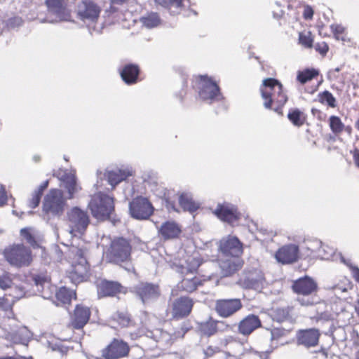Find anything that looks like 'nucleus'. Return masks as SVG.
Wrapping results in <instances>:
<instances>
[{"label": "nucleus", "instance_id": "nucleus-25", "mask_svg": "<svg viewBox=\"0 0 359 359\" xmlns=\"http://www.w3.org/2000/svg\"><path fill=\"white\" fill-rule=\"evenodd\" d=\"M214 212L221 220L229 223H233L238 219L237 210L233 205H219Z\"/></svg>", "mask_w": 359, "mask_h": 359}, {"label": "nucleus", "instance_id": "nucleus-64", "mask_svg": "<svg viewBox=\"0 0 359 359\" xmlns=\"http://www.w3.org/2000/svg\"><path fill=\"white\" fill-rule=\"evenodd\" d=\"M206 266H208V269H216L217 266V263L215 262H208L206 264Z\"/></svg>", "mask_w": 359, "mask_h": 359}, {"label": "nucleus", "instance_id": "nucleus-13", "mask_svg": "<svg viewBox=\"0 0 359 359\" xmlns=\"http://www.w3.org/2000/svg\"><path fill=\"white\" fill-rule=\"evenodd\" d=\"M128 345L122 340L114 339L105 348L102 350L104 359H118L128 356Z\"/></svg>", "mask_w": 359, "mask_h": 359}, {"label": "nucleus", "instance_id": "nucleus-24", "mask_svg": "<svg viewBox=\"0 0 359 359\" xmlns=\"http://www.w3.org/2000/svg\"><path fill=\"white\" fill-rule=\"evenodd\" d=\"M262 323L255 315H248L240 321L238 326V332L244 336L250 334L255 330L261 327Z\"/></svg>", "mask_w": 359, "mask_h": 359}, {"label": "nucleus", "instance_id": "nucleus-49", "mask_svg": "<svg viewBox=\"0 0 359 359\" xmlns=\"http://www.w3.org/2000/svg\"><path fill=\"white\" fill-rule=\"evenodd\" d=\"M40 191H34L32 195V198L28 201V206L31 208L37 207L40 203L41 198Z\"/></svg>", "mask_w": 359, "mask_h": 359}, {"label": "nucleus", "instance_id": "nucleus-33", "mask_svg": "<svg viewBox=\"0 0 359 359\" xmlns=\"http://www.w3.org/2000/svg\"><path fill=\"white\" fill-rule=\"evenodd\" d=\"M6 337L14 343L27 344L29 339L31 338V333L27 327H22L15 332H8Z\"/></svg>", "mask_w": 359, "mask_h": 359}, {"label": "nucleus", "instance_id": "nucleus-48", "mask_svg": "<svg viewBox=\"0 0 359 359\" xmlns=\"http://www.w3.org/2000/svg\"><path fill=\"white\" fill-rule=\"evenodd\" d=\"M114 319L118 322V323L123 326L126 327L130 324V318L126 313H116L113 316Z\"/></svg>", "mask_w": 359, "mask_h": 359}, {"label": "nucleus", "instance_id": "nucleus-41", "mask_svg": "<svg viewBox=\"0 0 359 359\" xmlns=\"http://www.w3.org/2000/svg\"><path fill=\"white\" fill-rule=\"evenodd\" d=\"M330 127L334 133L338 134L342 132L344 125L339 117L332 116L330 117Z\"/></svg>", "mask_w": 359, "mask_h": 359}, {"label": "nucleus", "instance_id": "nucleus-54", "mask_svg": "<svg viewBox=\"0 0 359 359\" xmlns=\"http://www.w3.org/2000/svg\"><path fill=\"white\" fill-rule=\"evenodd\" d=\"M316 51L322 55H325L328 51V46L325 42L318 43L314 46Z\"/></svg>", "mask_w": 359, "mask_h": 359}, {"label": "nucleus", "instance_id": "nucleus-45", "mask_svg": "<svg viewBox=\"0 0 359 359\" xmlns=\"http://www.w3.org/2000/svg\"><path fill=\"white\" fill-rule=\"evenodd\" d=\"M299 43L305 48H311L313 39L310 32H301L299 36Z\"/></svg>", "mask_w": 359, "mask_h": 359}, {"label": "nucleus", "instance_id": "nucleus-61", "mask_svg": "<svg viewBox=\"0 0 359 359\" xmlns=\"http://www.w3.org/2000/svg\"><path fill=\"white\" fill-rule=\"evenodd\" d=\"M48 184V181L44 182L39 187V188L36 190H35V191H40L41 195H42L43 190L47 188Z\"/></svg>", "mask_w": 359, "mask_h": 359}, {"label": "nucleus", "instance_id": "nucleus-57", "mask_svg": "<svg viewBox=\"0 0 359 359\" xmlns=\"http://www.w3.org/2000/svg\"><path fill=\"white\" fill-rule=\"evenodd\" d=\"M7 202V196L4 187L0 184V206L4 205Z\"/></svg>", "mask_w": 359, "mask_h": 359}, {"label": "nucleus", "instance_id": "nucleus-52", "mask_svg": "<svg viewBox=\"0 0 359 359\" xmlns=\"http://www.w3.org/2000/svg\"><path fill=\"white\" fill-rule=\"evenodd\" d=\"M22 20L20 17L10 18L7 22V26L11 28H15L22 25Z\"/></svg>", "mask_w": 359, "mask_h": 359}, {"label": "nucleus", "instance_id": "nucleus-35", "mask_svg": "<svg viewBox=\"0 0 359 359\" xmlns=\"http://www.w3.org/2000/svg\"><path fill=\"white\" fill-rule=\"evenodd\" d=\"M201 265V261L198 257L191 256L186 260L184 264L180 266V272L182 274L192 273L196 271Z\"/></svg>", "mask_w": 359, "mask_h": 359}, {"label": "nucleus", "instance_id": "nucleus-11", "mask_svg": "<svg viewBox=\"0 0 359 359\" xmlns=\"http://www.w3.org/2000/svg\"><path fill=\"white\" fill-rule=\"evenodd\" d=\"M54 175L62 182L69 199L72 198L81 189V186L77 182L74 172L60 169Z\"/></svg>", "mask_w": 359, "mask_h": 359}, {"label": "nucleus", "instance_id": "nucleus-19", "mask_svg": "<svg viewBox=\"0 0 359 359\" xmlns=\"http://www.w3.org/2000/svg\"><path fill=\"white\" fill-rule=\"evenodd\" d=\"M135 290L143 304L155 300L160 295L158 287L149 283H140L135 286Z\"/></svg>", "mask_w": 359, "mask_h": 359}, {"label": "nucleus", "instance_id": "nucleus-14", "mask_svg": "<svg viewBox=\"0 0 359 359\" xmlns=\"http://www.w3.org/2000/svg\"><path fill=\"white\" fill-rule=\"evenodd\" d=\"M219 250L221 252L228 257H238L242 252V244L235 236H229L223 238L219 242Z\"/></svg>", "mask_w": 359, "mask_h": 359}, {"label": "nucleus", "instance_id": "nucleus-5", "mask_svg": "<svg viewBox=\"0 0 359 359\" xmlns=\"http://www.w3.org/2000/svg\"><path fill=\"white\" fill-rule=\"evenodd\" d=\"M6 260L12 266L21 267L28 266L32 262L31 251L22 245H13L4 250Z\"/></svg>", "mask_w": 359, "mask_h": 359}, {"label": "nucleus", "instance_id": "nucleus-12", "mask_svg": "<svg viewBox=\"0 0 359 359\" xmlns=\"http://www.w3.org/2000/svg\"><path fill=\"white\" fill-rule=\"evenodd\" d=\"M243 305L240 299H222L215 302V311L222 318H229L238 311Z\"/></svg>", "mask_w": 359, "mask_h": 359}, {"label": "nucleus", "instance_id": "nucleus-40", "mask_svg": "<svg viewBox=\"0 0 359 359\" xmlns=\"http://www.w3.org/2000/svg\"><path fill=\"white\" fill-rule=\"evenodd\" d=\"M141 21L147 28H153L159 24L160 19L156 13H152L147 16L142 17Z\"/></svg>", "mask_w": 359, "mask_h": 359}, {"label": "nucleus", "instance_id": "nucleus-17", "mask_svg": "<svg viewBox=\"0 0 359 359\" xmlns=\"http://www.w3.org/2000/svg\"><path fill=\"white\" fill-rule=\"evenodd\" d=\"M278 81L274 79H266L263 81V85L261 87L262 97L264 100V106L266 109H270L272 104H276L277 93H275V85Z\"/></svg>", "mask_w": 359, "mask_h": 359}, {"label": "nucleus", "instance_id": "nucleus-7", "mask_svg": "<svg viewBox=\"0 0 359 359\" xmlns=\"http://www.w3.org/2000/svg\"><path fill=\"white\" fill-rule=\"evenodd\" d=\"M69 233L76 236L82 234L89 224V218L86 212L75 207L67 212Z\"/></svg>", "mask_w": 359, "mask_h": 359}, {"label": "nucleus", "instance_id": "nucleus-16", "mask_svg": "<svg viewBox=\"0 0 359 359\" xmlns=\"http://www.w3.org/2000/svg\"><path fill=\"white\" fill-rule=\"evenodd\" d=\"M156 2L160 4L163 6L168 8L173 15L179 14L184 12V15L187 17L191 16V14L196 15L197 13L189 9L186 11L187 7H189L190 3L189 0H155Z\"/></svg>", "mask_w": 359, "mask_h": 359}, {"label": "nucleus", "instance_id": "nucleus-51", "mask_svg": "<svg viewBox=\"0 0 359 359\" xmlns=\"http://www.w3.org/2000/svg\"><path fill=\"white\" fill-rule=\"evenodd\" d=\"M14 301H9L7 298L0 297V309L4 311H10L12 309Z\"/></svg>", "mask_w": 359, "mask_h": 359}, {"label": "nucleus", "instance_id": "nucleus-47", "mask_svg": "<svg viewBox=\"0 0 359 359\" xmlns=\"http://www.w3.org/2000/svg\"><path fill=\"white\" fill-rule=\"evenodd\" d=\"M320 100L322 103H327L331 107L336 106V99L329 91H324L320 95Z\"/></svg>", "mask_w": 359, "mask_h": 359}, {"label": "nucleus", "instance_id": "nucleus-56", "mask_svg": "<svg viewBox=\"0 0 359 359\" xmlns=\"http://www.w3.org/2000/svg\"><path fill=\"white\" fill-rule=\"evenodd\" d=\"M285 331L280 328H273L271 331V335L272 339H276L282 337L284 334Z\"/></svg>", "mask_w": 359, "mask_h": 359}, {"label": "nucleus", "instance_id": "nucleus-2", "mask_svg": "<svg viewBox=\"0 0 359 359\" xmlns=\"http://www.w3.org/2000/svg\"><path fill=\"white\" fill-rule=\"evenodd\" d=\"M86 249L83 245H72L67 253L72 264L69 278L74 283L82 282L88 273V266L85 257Z\"/></svg>", "mask_w": 359, "mask_h": 359}, {"label": "nucleus", "instance_id": "nucleus-26", "mask_svg": "<svg viewBox=\"0 0 359 359\" xmlns=\"http://www.w3.org/2000/svg\"><path fill=\"white\" fill-rule=\"evenodd\" d=\"M90 311L88 307L77 306L72 318V325L74 328H82L88 321Z\"/></svg>", "mask_w": 359, "mask_h": 359}, {"label": "nucleus", "instance_id": "nucleus-62", "mask_svg": "<svg viewBox=\"0 0 359 359\" xmlns=\"http://www.w3.org/2000/svg\"><path fill=\"white\" fill-rule=\"evenodd\" d=\"M353 159L355 165L359 168V150L355 149L354 151Z\"/></svg>", "mask_w": 359, "mask_h": 359}, {"label": "nucleus", "instance_id": "nucleus-28", "mask_svg": "<svg viewBox=\"0 0 359 359\" xmlns=\"http://www.w3.org/2000/svg\"><path fill=\"white\" fill-rule=\"evenodd\" d=\"M263 280V274L260 272L255 271L241 277L238 283L244 288L258 289Z\"/></svg>", "mask_w": 359, "mask_h": 359}, {"label": "nucleus", "instance_id": "nucleus-18", "mask_svg": "<svg viewBox=\"0 0 359 359\" xmlns=\"http://www.w3.org/2000/svg\"><path fill=\"white\" fill-rule=\"evenodd\" d=\"M275 257L284 264L295 262L299 258V248L294 244L284 245L276 252Z\"/></svg>", "mask_w": 359, "mask_h": 359}, {"label": "nucleus", "instance_id": "nucleus-37", "mask_svg": "<svg viewBox=\"0 0 359 359\" xmlns=\"http://www.w3.org/2000/svg\"><path fill=\"white\" fill-rule=\"evenodd\" d=\"M57 299L62 304H69L72 297H76V293L65 287H60L55 294Z\"/></svg>", "mask_w": 359, "mask_h": 359}, {"label": "nucleus", "instance_id": "nucleus-20", "mask_svg": "<svg viewBox=\"0 0 359 359\" xmlns=\"http://www.w3.org/2000/svg\"><path fill=\"white\" fill-rule=\"evenodd\" d=\"M320 335L319 330L315 328L299 330L297 333V343L305 347L315 346L318 343Z\"/></svg>", "mask_w": 359, "mask_h": 359}, {"label": "nucleus", "instance_id": "nucleus-58", "mask_svg": "<svg viewBox=\"0 0 359 359\" xmlns=\"http://www.w3.org/2000/svg\"><path fill=\"white\" fill-rule=\"evenodd\" d=\"M332 29L336 35L337 39H339V34H342L344 31V27L339 25H332Z\"/></svg>", "mask_w": 359, "mask_h": 359}, {"label": "nucleus", "instance_id": "nucleus-8", "mask_svg": "<svg viewBox=\"0 0 359 359\" xmlns=\"http://www.w3.org/2000/svg\"><path fill=\"white\" fill-rule=\"evenodd\" d=\"M65 201L62 192L53 189L45 196L43 201V211L46 214L57 215L63 212Z\"/></svg>", "mask_w": 359, "mask_h": 359}, {"label": "nucleus", "instance_id": "nucleus-43", "mask_svg": "<svg viewBox=\"0 0 359 359\" xmlns=\"http://www.w3.org/2000/svg\"><path fill=\"white\" fill-rule=\"evenodd\" d=\"M318 74V72L315 69H306L303 72H299L297 75V80L301 83H305L311 80Z\"/></svg>", "mask_w": 359, "mask_h": 359}, {"label": "nucleus", "instance_id": "nucleus-27", "mask_svg": "<svg viewBox=\"0 0 359 359\" xmlns=\"http://www.w3.org/2000/svg\"><path fill=\"white\" fill-rule=\"evenodd\" d=\"M132 175V170L130 169H114L107 170L103 176L107 178L108 183L114 188L118 183L125 180Z\"/></svg>", "mask_w": 359, "mask_h": 359}, {"label": "nucleus", "instance_id": "nucleus-50", "mask_svg": "<svg viewBox=\"0 0 359 359\" xmlns=\"http://www.w3.org/2000/svg\"><path fill=\"white\" fill-rule=\"evenodd\" d=\"M20 235L31 245L35 243L34 237L30 233V229L28 228L22 229L20 230Z\"/></svg>", "mask_w": 359, "mask_h": 359}, {"label": "nucleus", "instance_id": "nucleus-38", "mask_svg": "<svg viewBox=\"0 0 359 359\" xmlns=\"http://www.w3.org/2000/svg\"><path fill=\"white\" fill-rule=\"evenodd\" d=\"M288 119L296 126H301L305 121L304 114L298 109H294L289 111Z\"/></svg>", "mask_w": 359, "mask_h": 359}, {"label": "nucleus", "instance_id": "nucleus-29", "mask_svg": "<svg viewBox=\"0 0 359 359\" xmlns=\"http://www.w3.org/2000/svg\"><path fill=\"white\" fill-rule=\"evenodd\" d=\"M241 262L238 257H231L222 260L219 266L222 276H229L234 273L241 267Z\"/></svg>", "mask_w": 359, "mask_h": 359}, {"label": "nucleus", "instance_id": "nucleus-36", "mask_svg": "<svg viewBox=\"0 0 359 359\" xmlns=\"http://www.w3.org/2000/svg\"><path fill=\"white\" fill-rule=\"evenodd\" d=\"M200 284L201 281L198 278L191 277L184 278L177 285V287L185 292H191L194 291Z\"/></svg>", "mask_w": 359, "mask_h": 359}, {"label": "nucleus", "instance_id": "nucleus-63", "mask_svg": "<svg viewBox=\"0 0 359 359\" xmlns=\"http://www.w3.org/2000/svg\"><path fill=\"white\" fill-rule=\"evenodd\" d=\"M215 353V351L213 348H208L205 351V355L206 357H212L213 356V353Z\"/></svg>", "mask_w": 359, "mask_h": 359}, {"label": "nucleus", "instance_id": "nucleus-60", "mask_svg": "<svg viewBox=\"0 0 359 359\" xmlns=\"http://www.w3.org/2000/svg\"><path fill=\"white\" fill-rule=\"evenodd\" d=\"M313 15V11L310 6H306L304 11V16L306 19H311Z\"/></svg>", "mask_w": 359, "mask_h": 359}, {"label": "nucleus", "instance_id": "nucleus-10", "mask_svg": "<svg viewBox=\"0 0 359 359\" xmlns=\"http://www.w3.org/2000/svg\"><path fill=\"white\" fill-rule=\"evenodd\" d=\"M131 216L137 219H147L154 212V207L149 200L144 197H137L129 204Z\"/></svg>", "mask_w": 359, "mask_h": 359}, {"label": "nucleus", "instance_id": "nucleus-23", "mask_svg": "<svg viewBox=\"0 0 359 359\" xmlns=\"http://www.w3.org/2000/svg\"><path fill=\"white\" fill-rule=\"evenodd\" d=\"M100 7L90 1H83L78 6V13L83 19L94 20L100 13Z\"/></svg>", "mask_w": 359, "mask_h": 359}, {"label": "nucleus", "instance_id": "nucleus-1", "mask_svg": "<svg viewBox=\"0 0 359 359\" xmlns=\"http://www.w3.org/2000/svg\"><path fill=\"white\" fill-rule=\"evenodd\" d=\"M292 287L294 292L298 294L297 301L302 306H309L318 303V312L327 307L325 303L319 302L318 297L314 294L318 290V284L313 278L309 276L299 278L293 283ZM320 318H327L328 315L321 311Z\"/></svg>", "mask_w": 359, "mask_h": 359}, {"label": "nucleus", "instance_id": "nucleus-44", "mask_svg": "<svg viewBox=\"0 0 359 359\" xmlns=\"http://www.w3.org/2000/svg\"><path fill=\"white\" fill-rule=\"evenodd\" d=\"M13 276L8 272L3 271L0 273V288L6 290L12 286Z\"/></svg>", "mask_w": 359, "mask_h": 359}, {"label": "nucleus", "instance_id": "nucleus-42", "mask_svg": "<svg viewBox=\"0 0 359 359\" xmlns=\"http://www.w3.org/2000/svg\"><path fill=\"white\" fill-rule=\"evenodd\" d=\"M275 93H277L276 105L277 107L283 106L287 100V97L283 93V86L278 81L275 85Z\"/></svg>", "mask_w": 359, "mask_h": 359}, {"label": "nucleus", "instance_id": "nucleus-9", "mask_svg": "<svg viewBox=\"0 0 359 359\" xmlns=\"http://www.w3.org/2000/svg\"><path fill=\"white\" fill-rule=\"evenodd\" d=\"M199 85V95L202 100L211 103L222 99L219 86L211 79L201 76Z\"/></svg>", "mask_w": 359, "mask_h": 359}, {"label": "nucleus", "instance_id": "nucleus-21", "mask_svg": "<svg viewBox=\"0 0 359 359\" xmlns=\"http://www.w3.org/2000/svg\"><path fill=\"white\" fill-rule=\"evenodd\" d=\"M193 302L189 297H180L172 303V316L174 318H182L188 316L192 309Z\"/></svg>", "mask_w": 359, "mask_h": 359}, {"label": "nucleus", "instance_id": "nucleus-22", "mask_svg": "<svg viewBox=\"0 0 359 359\" xmlns=\"http://www.w3.org/2000/svg\"><path fill=\"white\" fill-rule=\"evenodd\" d=\"M142 178L145 186H147L156 196L163 199L168 196V190L158 183V179L154 173H145Z\"/></svg>", "mask_w": 359, "mask_h": 359}, {"label": "nucleus", "instance_id": "nucleus-4", "mask_svg": "<svg viewBox=\"0 0 359 359\" xmlns=\"http://www.w3.org/2000/svg\"><path fill=\"white\" fill-rule=\"evenodd\" d=\"M130 252L129 242L123 238H116L111 242L106 252V257L110 262L120 264L130 259Z\"/></svg>", "mask_w": 359, "mask_h": 359}, {"label": "nucleus", "instance_id": "nucleus-39", "mask_svg": "<svg viewBox=\"0 0 359 359\" xmlns=\"http://www.w3.org/2000/svg\"><path fill=\"white\" fill-rule=\"evenodd\" d=\"M34 283L37 287V291L42 293L44 298H48V293L44 292L45 288H49L50 281L46 276H38L34 278Z\"/></svg>", "mask_w": 359, "mask_h": 359}, {"label": "nucleus", "instance_id": "nucleus-46", "mask_svg": "<svg viewBox=\"0 0 359 359\" xmlns=\"http://www.w3.org/2000/svg\"><path fill=\"white\" fill-rule=\"evenodd\" d=\"M316 243L318 245H320L318 254H319V256L321 257V259H329L332 257V255L334 253L333 249L329 248L328 246L322 245L321 242L316 241Z\"/></svg>", "mask_w": 359, "mask_h": 359}, {"label": "nucleus", "instance_id": "nucleus-6", "mask_svg": "<svg viewBox=\"0 0 359 359\" xmlns=\"http://www.w3.org/2000/svg\"><path fill=\"white\" fill-rule=\"evenodd\" d=\"M47 16L41 22L55 23L69 20L70 15L66 9L63 0H46Z\"/></svg>", "mask_w": 359, "mask_h": 359}, {"label": "nucleus", "instance_id": "nucleus-31", "mask_svg": "<svg viewBox=\"0 0 359 359\" xmlns=\"http://www.w3.org/2000/svg\"><path fill=\"white\" fill-rule=\"evenodd\" d=\"M121 285L117 282L102 281L98 285V294L100 296H114L121 292Z\"/></svg>", "mask_w": 359, "mask_h": 359}, {"label": "nucleus", "instance_id": "nucleus-32", "mask_svg": "<svg viewBox=\"0 0 359 359\" xmlns=\"http://www.w3.org/2000/svg\"><path fill=\"white\" fill-rule=\"evenodd\" d=\"M139 74L138 67L135 65H127L121 72V76L125 83H134L137 81Z\"/></svg>", "mask_w": 359, "mask_h": 359}, {"label": "nucleus", "instance_id": "nucleus-55", "mask_svg": "<svg viewBox=\"0 0 359 359\" xmlns=\"http://www.w3.org/2000/svg\"><path fill=\"white\" fill-rule=\"evenodd\" d=\"M343 303L341 302H339L337 303H335L332 306V310L338 316L341 313L345 312L346 308L344 306Z\"/></svg>", "mask_w": 359, "mask_h": 359}, {"label": "nucleus", "instance_id": "nucleus-34", "mask_svg": "<svg viewBox=\"0 0 359 359\" xmlns=\"http://www.w3.org/2000/svg\"><path fill=\"white\" fill-rule=\"evenodd\" d=\"M179 203L184 210L193 212L199 208V204L196 203L192 196L188 193H183L179 197Z\"/></svg>", "mask_w": 359, "mask_h": 359}, {"label": "nucleus", "instance_id": "nucleus-59", "mask_svg": "<svg viewBox=\"0 0 359 359\" xmlns=\"http://www.w3.org/2000/svg\"><path fill=\"white\" fill-rule=\"evenodd\" d=\"M165 200V205L168 211H176L177 212V210L175 208V205L174 202L170 201L168 198V196L164 198Z\"/></svg>", "mask_w": 359, "mask_h": 359}, {"label": "nucleus", "instance_id": "nucleus-15", "mask_svg": "<svg viewBox=\"0 0 359 359\" xmlns=\"http://www.w3.org/2000/svg\"><path fill=\"white\" fill-rule=\"evenodd\" d=\"M229 328L224 321L215 320L210 318L208 320L198 324V330L201 335L205 337L212 336L217 332H224Z\"/></svg>", "mask_w": 359, "mask_h": 359}, {"label": "nucleus", "instance_id": "nucleus-3", "mask_svg": "<svg viewBox=\"0 0 359 359\" xmlns=\"http://www.w3.org/2000/svg\"><path fill=\"white\" fill-rule=\"evenodd\" d=\"M88 207L94 217L99 220H104L114 210V198L99 191L92 196Z\"/></svg>", "mask_w": 359, "mask_h": 359}, {"label": "nucleus", "instance_id": "nucleus-53", "mask_svg": "<svg viewBox=\"0 0 359 359\" xmlns=\"http://www.w3.org/2000/svg\"><path fill=\"white\" fill-rule=\"evenodd\" d=\"M15 300L20 299L25 295L24 288L22 287L17 286L14 288V291L10 294Z\"/></svg>", "mask_w": 359, "mask_h": 359}, {"label": "nucleus", "instance_id": "nucleus-30", "mask_svg": "<svg viewBox=\"0 0 359 359\" xmlns=\"http://www.w3.org/2000/svg\"><path fill=\"white\" fill-rule=\"evenodd\" d=\"M159 233L165 239L175 238L180 234L181 228L175 222H166L161 225Z\"/></svg>", "mask_w": 359, "mask_h": 359}]
</instances>
